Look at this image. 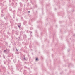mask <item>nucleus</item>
Masks as SVG:
<instances>
[{
    "instance_id": "1",
    "label": "nucleus",
    "mask_w": 75,
    "mask_h": 75,
    "mask_svg": "<svg viewBox=\"0 0 75 75\" xmlns=\"http://www.w3.org/2000/svg\"><path fill=\"white\" fill-rule=\"evenodd\" d=\"M3 3H4L6 2V1H3V0H1V1H0V6H1V5L3 4Z\"/></svg>"
},
{
    "instance_id": "2",
    "label": "nucleus",
    "mask_w": 75,
    "mask_h": 75,
    "mask_svg": "<svg viewBox=\"0 0 75 75\" xmlns=\"http://www.w3.org/2000/svg\"><path fill=\"white\" fill-rule=\"evenodd\" d=\"M37 5H35V6L34 5L33 8H31V7L30 8V9L31 10L32 9H35V8H37Z\"/></svg>"
},
{
    "instance_id": "3",
    "label": "nucleus",
    "mask_w": 75,
    "mask_h": 75,
    "mask_svg": "<svg viewBox=\"0 0 75 75\" xmlns=\"http://www.w3.org/2000/svg\"><path fill=\"white\" fill-rule=\"evenodd\" d=\"M19 4L20 7H23V3H22L21 2H19Z\"/></svg>"
},
{
    "instance_id": "4",
    "label": "nucleus",
    "mask_w": 75,
    "mask_h": 75,
    "mask_svg": "<svg viewBox=\"0 0 75 75\" xmlns=\"http://www.w3.org/2000/svg\"><path fill=\"white\" fill-rule=\"evenodd\" d=\"M31 6V5L30 4H29V3H27V7H29V6Z\"/></svg>"
},
{
    "instance_id": "5",
    "label": "nucleus",
    "mask_w": 75,
    "mask_h": 75,
    "mask_svg": "<svg viewBox=\"0 0 75 75\" xmlns=\"http://www.w3.org/2000/svg\"><path fill=\"white\" fill-rule=\"evenodd\" d=\"M5 38H7V39H8L9 38V37L8 36V35H5Z\"/></svg>"
},
{
    "instance_id": "6",
    "label": "nucleus",
    "mask_w": 75,
    "mask_h": 75,
    "mask_svg": "<svg viewBox=\"0 0 75 75\" xmlns=\"http://www.w3.org/2000/svg\"><path fill=\"white\" fill-rule=\"evenodd\" d=\"M11 71H12V72H14L13 71V66H11Z\"/></svg>"
},
{
    "instance_id": "7",
    "label": "nucleus",
    "mask_w": 75,
    "mask_h": 75,
    "mask_svg": "<svg viewBox=\"0 0 75 75\" xmlns=\"http://www.w3.org/2000/svg\"><path fill=\"white\" fill-rule=\"evenodd\" d=\"M2 69H3V70H5L6 67H5L2 66Z\"/></svg>"
},
{
    "instance_id": "8",
    "label": "nucleus",
    "mask_w": 75,
    "mask_h": 75,
    "mask_svg": "<svg viewBox=\"0 0 75 75\" xmlns=\"http://www.w3.org/2000/svg\"><path fill=\"white\" fill-rule=\"evenodd\" d=\"M15 34L18 35V32H16Z\"/></svg>"
},
{
    "instance_id": "9",
    "label": "nucleus",
    "mask_w": 75,
    "mask_h": 75,
    "mask_svg": "<svg viewBox=\"0 0 75 75\" xmlns=\"http://www.w3.org/2000/svg\"><path fill=\"white\" fill-rule=\"evenodd\" d=\"M6 21H8V18L7 17V16L6 17Z\"/></svg>"
},
{
    "instance_id": "10",
    "label": "nucleus",
    "mask_w": 75,
    "mask_h": 75,
    "mask_svg": "<svg viewBox=\"0 0 75 75\" xmlns=\"http://www.w3.org/2000/svg\"><path fill=\"white\" fill-rule=\"evenodd\" d=\"M31 25V26L30 27V28L31 30H33V27H32V26H33V25Z\"/></svg>"
},
{
    "instance_id": "11",
    "label": "nucleus",
    "mask_w": 75,
    "mask_h": 75,
    "mask_svg": "<svg viewBox=\"0 0 75 75\" xmlns=\"http://www.w3.org/2000/svg\"><path fill=\"white\" fill-rule=\"evenodd\" d=\"M7 34H8L9 36H10V34H11V33L9 32H7Z\"/></svg>"
},
{
    "instance_id": "12",
    "label": "nucleus",
    "mask_w": 75,
    "mask_h": 75,
    "mask_svg": "<svg viewBox=\"0 0 75 75\" xmlns=\"http://www.w3.org/2000/svg\"><path fill=\"white\" fill-rule=\"evenodd\" d=\"M4 9H3L1 11V13H2L3 14V13H4Z\"/></svg>"
},
{
    "instance_id": "13",
    "label": "nucleus",
    "mask_w": 75,
    "mask_h": 75,
    "mask_svg": "<svg viewBox=\"0 0 75 75\" xmlns=\"http://www.w3.org/2000/svg\"><path fill=\"white\" fill-rule=\"evenodd\" d=\"M27 23V21H25L24 22V25H25Z\"/></svg>"
},
{
    "instance_id": "14",
    "label": "nucleus",
    "mask_w": 75,
    "mask_h": 75,
    "mask_svg": "<svg viewBox=\"0 0 75 75\" xmlns=\"http://www.w3.org/2000/svg\"><path fill=\"white\" fill-rule=\"evenodd\" d=\"M13 8H16V6L15 5H14L13 6Z\"/></svg>"
},
{
    "instance_id": "15",
    "label": "nucleus",
    "mask_w": 75,
    "mask_h": 75,
    "mask_svg": "<svg viewBox=\"0 0 75 75\" xmlns=\"http://www.w3.org/2000/svg\"><path fill=\"white\" fill-rule=\"evenodd\" d=\"M29 32L30 33V35L31 36H32V32L29 31Z\"/></svg>"
},
{
    "instance_id": "16",
    "label": "nucleus",
    "mask_w": 75,
    "mask_h": 75,
    "mask_svg": "<svg viewBox=\"0 0 75 75\" xmlns=\"http://www.w3.org/2000/svg\"><path fill=\"white\" fill-rule=\"evenodd\" d=\"M18 10L20 11H21V8H18Z\"/></svg>"
},
{
    "instance_id": "17",
    "label": "nucleus",
    "mask_w": 75,
    "mask_h": 75,
    "mask_svg": "<svg viewBox=\"0 0 75 75\" xmlns=\"http://www.w3.org/2000/svg\"><path fill=\"white\" fill-rule=\"evenodd\" d=\"M4 15L3 14V13H1V16L2 17H4Z\"/></svg>"
},
{
    "instance_id": "18",
    "label": "nucleus",
    "mask_w": 75,
    "mask_h": 75,
    "mask_svg": "<svg viewBox=\"0 0 75 75\" xmlns=\"http://www.w3.org/2000/svg\"><path fill=\"white\" fill-rule=\"evenodd\" d=\"M36 61H39V60H38V58H36Z\"/></svg>"
},
{
    "instance_id": "19",
    "label": "nucleus",
    "mask_w": 75,
    "mask_h": 75,
    "mask_svg": "<svg viewBox=\"0 0 75 75\" xmlns=\"http://www.w3.org/2000/svg\"><path fill=\"white\" fill-rule=\"evenodd\" d=\"M21 30H24V27H23V26H22L21 27Z\"/></svg>"
},
{
    "instance_id": "20",
    "label": "nucleus",
    "mask_w": 75,
    "mask_h": 75,
    "mask_svg": "<svg viewBox=\"0 0 75 75\" xmlns=\"http://www.w3.org/2000/svg\"><path fill=\"white\" fill-rule=\"evenodd\" d=\"M16 39L17 40V39H18V40H20V37H18V38H16Z\"/></svg>"
},
{
    "instance_id": "21",
    "label": "nucleus",
    "mask_w": 75,
    "mask_h": 75,
    "mask_svg": "<svg viewBox=\"0 0 75 75\" xmlns=\"http://www.w3.org/2000/svg\"><path fill=\"white\" fill-rule=\"evenodd\" d=\"M8 53H9L10 52V49H8V51L7 52Z\"/></svg>"
},
{
    "instance_id": "22",
    "label": "nucleus",
    "mask_w": 75,
    "mask_h": 75,
    "mask_svg": "<svg viewBox=\"0 0 75 75\" xmlns=\"http://www.w3.org/2000/svg\"><path fill=\"white\" fill-rule=\"evenodd\" d=\"M24 60H25H25H26V59H25V56H24Z\"/></svg>"
},
{
    "instance_id": "23",
    "label": "nucleus",
    "mask_w": 75,
    "mask_h": 75,
    "mask_svg": "<svg viewBox=\"0 0 75 75\" xmlns=\"http://www.w3.org/2000/svg\"><path fill=\"white\" fill-rule=\"evenodd\" d=\"M9 9L10 11H11V10H12V9H11V8L10 7H9Z\"/></svg>"
},
{
    "instance_id": "24",
    "label": "nucleus",
    "mask_w": 75,
    "mask_h": 75,
    "mask_svg": "<svg viewBox=\"0 0 75 75\" xmlns=\"http://www.w3.org/2000/svg\"><path fill=\"white\" fill-rule=\"evenodd\" d=\"M15 5H14V4L13 3H12V7L14 6Z\"/></svg>"
},
{
    "instance_id": "25",
    "label": "nucleus",
    "mask_w": 75,
    "mask_h": 75,
    "mask_svg": "<svg viewBox=\"0 0 75 75\" xmlns=\"http://www.w3.org/2000/svg\"><path fill=\"white\" fill-rule=\"evenodd\" d=\"M6 52H7V51H8V49H7V48H6Z\"/></svg>"
},
{
    "instance_id": "26",
    "label": "nucleus",
    "mask_w": 75,
    "mask_h": 75,
    "mask_svg": "<svg viewBox=\"0 0 75 75\" xmlns=\"http://www.w3.org/2000/svg\"><path fill=\"white\" fill-rule=\"evenodd\" d=\"M25 72H27V70H24L23 74H24V73H25Z\"/></svg>"
},
{
    "instance_id": "27",
    "label": "nucleus",
    "mask_w": 75,
    "mask_h": 75,
    "mask_svg": "<svg viewBox=\"0 0 75 75\" xmlns=\"http://www.w3.org/2000/svg\"><path fill=\"white\" fill-rule=\"evenodd\" d=\"M18 27H19V29H20L21 28V26H20V25H18Z\"/></svg>"
},
{
    "instance_id": "28",
    "label": "nucleus",
    "mask_w": 75,
    "mask_h": 75,
    "mask_svg": "<svg viewBox=\"0 0 75 75\" xmlns=\"http://www.w3.org/2000/svg\"><path fill=\"white\" fill-rule=\"evenodd\" d=\"M23 36L24 37H25V38L27 37V36L26 35H23Z\"/></svg>"
},
{
    "instance_id": "29",
    "label": "nucleus",
    "mask_w": 75,
    "mask_h": 75,
    "mask_svg": "<svg viewBox=\"0 0 75 75\" xmlns=\"http://www.w3.org/2000/svg\"><path fill=\"white\" fill-rule=\"evenodd\" d=\"M4 64H6V61L4 60Z\"/></svg>"
},
{
    "instance_id": "30",
    "label": "nucleus",
    "mask_w": 75,
    "mask_h": 75,
    "mask_svg": "<svg viewBox=\"0 0 75 75\" xmlns=\"http://www.w3.org/2000/svg\"><path fill=\"white\" fill-rule=\"evenodd\" d=\"M2 21H3L2 20H0V23H1H1H2Z\"/></svg>"
},
{
    "instance_id": "31",
    "label": "nucleus",
    "mask_w": 75,
    "mask_h": 75,
    "mask_svg": "<svg viewBox=\"0 0 75 75\" xmlns=\"http://www.w3.org/2000/svg\"><path fill=\"white\" fill-rule=\"evenodd\" d=\"M18 25L21 26V23H18Z\"/></svg>"
},
{
    "instance_id": "32",
    "label": "nucleus",
    "mask_w": 75,
    "mask_h": 75,
    "mask_svg": "<svg viewBox=\"0 0 75 75\" xmlns=\"http://www.w3.org/2000/svg\"><path fill=\"white\" fill-rule=\"evenodd\" d=\"M15 12H16V11L15 10H14L13 11V13L14 14L15 13Z\"/></svg>"
},
{
    "instance_id": "33",
    "label": "nucleus",
    "mask_w": 75,
    "mask_h": 75,
    "mask_svg": "<svg viewBox=\"0 0 75 75\" xmlns=\"http://www.w3.org/2000/svg\"><path fill=\"white\" fill-rule=\"evenodd\" d=\"M15 28V29H17V27L16 26H15L14 27Z\"/></svg>"
},
{
    "instance_id": "34",
    "label": "nucleus",
    "mask_w": 75,
    "mask_h": 75,
    "mask_svg": "<svg viewBox=\"0 0 75 75\" xmlns=\"http://www.w3.org/2000/svg\"><path fill=\"white\" fill-rule=\"evenodd\" d=\"M5 44H6L7 45L8 44V43L6 42H5Z\"/></svg>"
},
{
    "instance_id": "35",
    "label": "nucleus",
    "mask_w": 75,
    "mask_h": 75,
    "mask_svg": "<svg viewBox=\"0 0 75 75\" xmlns=\"http://www.w3.org/2000/svg\"><path fill=\"white\" fill-rule=\"evenodd\" d=\"M23 1H24V0H22ZM28 1V0H26V1Z\"/></svg>"
},
{
    "instance_id": "36",
    "label": "nucleus",
    "mask_w": 75,
    "mask_h": 75,
    "mask_svg": "<svg viewBox=\"0 0 75 75\" xmlns=\"http://www.w3.org/2000/svg\"><path fill=\"white\" fill-rule=\"evenodd\" d=\"M7 7H6V8H5V10H7Z\"/></svg>"
},
{
    "instance_id": "37",
    "label": "nucleus",
    "mask_w": 75,
    "mask_h": 75,
    "mask_svg": "<svg viewBox=\"0 0 75 75\" xmlns=\"http://www.w3.org/2000/svg\"><path fill=\"white\" fill-rule=\"evenodd\" d=\"M24 68H27V67L26 66H24Z\"/></svg>"
},
{
    "instance_id": "38",
    "label": "nucleus",
    "mask_w": 75,
    "mask_h": 75,
    "mask_svg": "<svg viewBox=\"0 0 75 75\" xmlns=\"http://www.w3.org/2000/svg\"><path fill=\"white\" fill-rule=\"evenodd\" d=\"M15 5L16 6H17V3H15Z\"/></svg>"
},
{
    "instance_id": "39",
    "label": "nucleus",
    "mask_w": 75,
    "mask_h": 75,
    "mask_svg": "<svg viewBox=\"0 0 75 75\" xmlns=\"http://www.w3.org/2000/svg\"><path fill=\"white\" fill-rule=\"evenodd\" d=\"M3 58H5V56H4V55H3Z\"/></svg>"
},
{
    "instance_id": "40",
    "label": "nucleus",
    "mask_w": 75,
    "mask_h": 75,
    "mask_svg": "<svg viewBox=\"0 0 75 75\" xmlns=\"http://www.w3.org/2000/svg\"><path fill=\"white\" fill-rule=\"evenodd\" d=\"M4 52H6V50H4Z\"/></svg>"
},
{
    "instance_id": "41",
    "label": "nucleus",
    "mask_w": 75,
    "mask_h": 75,
    "mask_svg": "<svg viewBox=\"0 0 75 75\" xmlns=\"http://www.w3.org/2000/svg\"><path fill=\"white\" fill-rule=\"evenodd\" d=\"M26 32H27V33H28V32H29V31L28 30H27Z\"/></svg>"
},
{
    "instance_id": "42",
    "label": "nucleus",
    "mask_w": 75,
    "mask_h": 75,
    "mask_svg": "<svg viewBox=\"0 0 75 75\" xmlns=\"http://www.w3.org/2000/svg\"><path fill=\"white\" fill-rule=\"evenodd\" d=\"M0 72H1L2 71H1V69H0Z\"/></svg>"
},
{
    "instance_id": "43",
    "label": "nucleus",
    "mask_w": 75,
    "mask_h": 75,
    "mask_svg": "<svg viewBox=\"0 0 75 75\" xmlns=\"http://www.w3.org/2000/svg\"><path fill=\"white\" fill-rule=\"evenodd\" d=\"M0 54H1V51H0Z\"/></svg>"
},
{
    "instance_id": "44",
    "label": "nucleus",
    "mask_w": 75,
    "mask_h": 75,
    "mask_svg": "<svg viewBox=\"0 0 75 75\" xmlns=\"http://www.w3.org/2000/svg\"><path fill=\"white\" fill-rule=\"evenodd\" d=\"M28 70H30V68H28Z\"/></svg>"
},
{
    "instance_id": "45",
    "label": "nucleus",
    "mask_w": 75,
    "mask_h": 75,
    "mask_svg": "<svg viewBox=\"0 0 75 75\" xmlns=\"http://www.w3.org/2000/svg\"><path fill=\"white\" fill-rule=\"evenodd\" d=\"M16 51H18V50H17V49H16Z\"/></svg>"
},
{
    "instance_id": "46",
    "label": "nucleus",
    "mask_w": 75,
    "mask_h": 75,
    "mask_svg": "<svg viewBox=\"0 0 75 75\" xmlns=\"http://www.w3.org/2000/svg\"><path fill=\"white\" fill-rule=\"evenodd\" d=\"M70 50L69 49L68 50V52H69Z\"/></svg>"
},
{
    "instance_id": "47",
    "label": "nucleus",
    "mask_w": 75,
    "mask_h": 75,
    "mask_svg": "<svg viewBox=\"0 0 75 75\" xmlns=\"http://www.w3.org/2000/svg\"><path fill=\"white\" fill-rule=\"evenodd\" d=\"M0 58H1V56L0 55Z\"/></svg>"
},
{
    "instance_id": "48",
    "label": "nucleus",
    "mask_w": 75,
    "mask_h": 75,
    "mask_svg": "<svg viewBox=\"0 0 75 75\" xmlns=\"http://www.w3.org/2000/svg\"><path fill=\"white\" fill-rule=\"evenodd\" d=\"M4 19L5 20H6V18L5 17L4 18Z\"/></svg>"
},
{
    "instance_id": "49",
    "label": "nucleus",
    "mask_w": 75,
    "mask_h": 75,
    "mask_svg": "<svg viewBox=\"0 0 75 75\" xmlns=\"http://www.w3.org/2000/svg\"><path fill=\"white\" fill-rule=\"evenodd\" d=\"M16 21H18V19H17H17H16Z\"/></svg>"
},
{
    "instance_id": "50",
    "label": "nucleus",
    "mask_w": 75,
    "mask_h": 75,
    "mask_svg": "<svg viewBox=\"0 0 75 75\" xmlns=\"http://www.w3.org/2000/svg\"><path fill=\"white\" fill-rule=\"evenodd\" d=\"M28 13H30V11H28Z\"/></svg>"
},
{
    "instance_id": "51",
    "label": "nucleus",
    "mask_w": 75,
    "mask_h": 75,
    "mask_svg": "<svg viewBox=\"0 0 75 75\" xmlns=\"http://www.w3.org/2000/svg\"><path fill=\"white\" fill-rule=\"evenodd\" d=\"M17 69L18 70V71L19 69L18 68H17Z\"/></svg>"
},
{
    "instance_id": "52",
    "label": "nucleus",
    "mask_w": 75,
    "mask_h": 75,
    "mask_svg": "<svg viewBox=\"0 0 75 75\" xmlns=\"http://www.w3.org/2000/svg\"><path fill=\"white\" fill-rule=\"evenodd\" d=\"M29 24L30 25H31V23H29Z\"/></svg>"
},
{
    "instance_id": "53",
    "label": "nucleus",
    "mask_w": 75,
    "mask_h": 75,
    "mask_svg": "<svg viewBox=\"0 0 75 75\" xmlns=\"http://www.w3.org/2000/svg\"><path fill=\"white\" fill-rule=\"evenodd\" d=\"M36 37H38V35H36Z\"/></svg>"
},
{
    "instance_id": "54",
    "label": "nucleus",
    "mask_w": 75,
    "mask_h": 75,
    "mask_svg": "<svg viewBox=\"0 0 75 75\" xmlns=\"http://www.w3.org/2000/svg\"><path fill=\"white\" fill-rule=\"evenodd\" d=\"M20 72H22V71H21V70H20Z\"/></svg>"
},
{
    "instance_id": "55",
    "label": "nucleus",
    "mask_w": 75,
    "mask_h": 75,
    "mask_svg": "<svg viewBox=\"0 0 75 75\" xmlns=\"http://www.w3.org/2000/svg\"><path fill=\"white\" fill-rule=\"evenodd\" d=\"M25 48H27V47H26L25 46Z\"/></svg>"
},
{
    "instance_id": "56",
    "label": "nucleus",
    "mask_w": 75,
    "mask_h": 75,
    "mask_svg": "<svg viewBox=\"0 0 75 75\" xmlns=\"http://www.w3.org/2000/svg\"><path fill=\"white\" fill-rule=\"evenodd\" d=\"M33 4H34L33 3H32V4H33Z\"/></svg>"
},
{
    "instance_id": "57",
    "label": "nucleus",
    "mask_w": 75,
    "mask_h": 75,
    "mask_svg": "<svg viewBox=\"0 0 75 75\" xmlns=\"http://www.w3.org/2000/svg\"><path fill=\"white\" fill-rule=\"evenodd\" d=\"M25 4H24V6H25Z\"/></svg>"
},
{
    "instance_id": "58",
    "label": "nucleus",
    "mask_w": 75,
    "mask_h": 75,
    "mask_svg": "<svg viewBox=\"0 0 75 75\" xmlns=\"http://www.w3.org/2000/svg\"><path fill=\"white\" fill-rule=\"evenodd\" d=\"M31 51H33V50L32 49H31Z\"/></svg>"
},
{
    "instance_id": "59",
    "label": "nucleus",
    "mask_w": 75,
    "mask_h": 75,
    "mask_svg": "<svg viewBox=\"0 0 75 75\" xmlns=\"http://www.w3.org/2000/svg\"><path fill=\"white\" fill-rule=\"evenodd\" d=\"M10 21V23H11V21Z\"/></svg>"
},
{
    "instance_id": "60",
    "label": "nucleus",
    "mask_w": 75,
    "mask_h": 75,
    "mask_svg": "<svg viewBox=\"0 0 75 75\" xmlns=\"http://www.w3.org/2000/svg\"><path fill=\"white\" fill-rule=\"evenodd\" d=\"M73 36H75V35H73Z\"/></svg>"
},
{
    "instance_id": "61",
    "label": "nucleus",
    "mask_w": 75,
    "mask_h": 75,
    "mask_svg": "<svg viewBox=\"0 0 75 75\" xmlns=\"http://www.w3.org/2000/svg\"><path fill=\"white\" fill-rule=\"evenodd\" d=\"M13 18H15V17H14V16Z\"/></svg>"
},
{
    "instance_id": "62",
    "label": "nucleus",
    "mask_w": 75,
    "mask_h": 75,
    "mask_svg": "<svg viewBox=\"0 0 75 75\" xmlns=\"http://www.w3.org/2000/svg\"><path fill=\"white\" fill-rule=\"evenodd\" d=\"M19 61H20L19 60H18V62H19Z\"/></svg>"
},
{
    "instance_id": "63",
    "label": "nucleus",
    "mask_w": 75,
    "mask_h": 75,
    "mask_svg": "<svg viewBox=\"0 0 75 75\" xmlns=\"http://www.w3.org/2000/svg\"><path fill=\"white\" fill-rule=\"evenodd\" d=\"M13 61L14 62V60H13Z\"/></svg>"
},
{
    "instance_id": "64",
    "label": "nucleus",
    "mask_w": 75,
    "mask_h": 75,
    "mask_svg": "<svg viewBox=\"0 0 75 75\" xmlns=\"http://www.w3.org/2000/svg\"><path fill=\"white\" fill-rule=\"evenodd\" d=\"M28 57H29V56H28Z\"/></svg>"
}]
</instances>
